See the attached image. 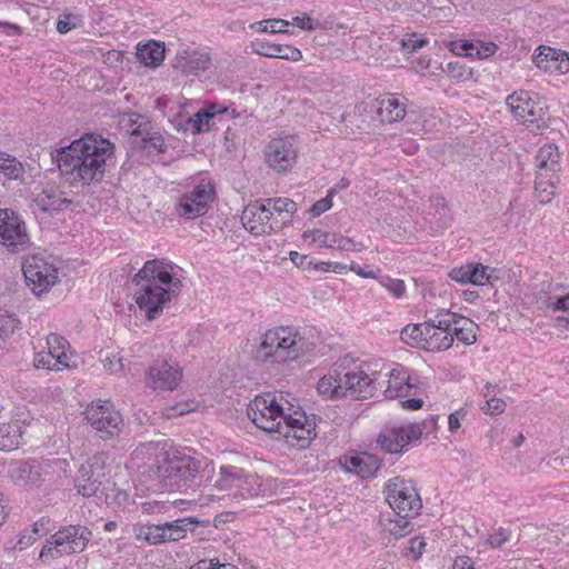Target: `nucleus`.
I'll use <instances>...</instances> for the list:
<instances>
[{
	"instance_id": "nucleus-13",
	"label": "nucleus",
	"mask_w": 569,
	"mask_h": 569,
	"mask_svg": "<svg viewBox=\"0 0 569 569\" xmlns=\"http://www.w3.org/2000/svg\"><path fill=\"white\" fill-rule=\"evenodd\" d=\"M0 243L11 253L26 251L31 244L24 221L11 209H0Z\"/></svg>"
},
{
	"instance_id": "nucleus-5",
	"label": "nucleus",
	"mask_w": 569,
	"mask_h": 569,
	"mask_svg": "<svg viewBox=\"0 0 569 569\" xmlns=\"http://www.w3.org/2000/svg\"><path fill=\"white\" fill-rule=\"evenodd\" d=\"M200 462L188 455L161 452L148 467V479L160 491H183L199 473Z\"/></svg>"
},
{
	"instance_id": "nucleus-3",
	"label": "nucleus",
	"mask_w": 569,
	"mask_h": 569,
	"mask_svg": "<svg viewBox=\"0 0 569 569\" xmlns=\"http://www.w3.org/2000/svg\"><path fill=\"white\" fill-rule=\"evenodd\" d=\"M113 144L99 136L86 134L58 152L57 163L62 173H70L84 184L103 177L107 160L113 154Z\"/></svg>"
},
{
	"instance_id": "nucleus-36",
	"label": "nucleus",
	"mask_w": 569,
	"mask_h": 569,
	"mask_svg": "<svg viewBox=\"0 0 569 569\" xmlns=\"http://www.w3.org/2000/svg\"><path fill=\"white\" fill-rule=\"evenodd\" d=\"M132 122L130 133L132 136H143V147L153 149L158 152H164L167 149L166 142L163 137L158 132L149 133L147 132V122L139 123L137 127H133V124L137 122L136 120L130 119Z\"/></svg>"
},
{
	"instance_id": "nucleus-19",
	"label": "nucleus",
	"mask_w": 569,
	"mask_h": 569,
	"mask_svg": "<svg viewBox=\"0 0 569 569\" xmlns=\"http://www.w3.org/2000/svg\"><path fill=\"white\" fill-rule=\"evenodd\" d=\"M297 153L298 147L296 137H279L268 143L266 160L273 170L284 172L295 164Z\"/></svg>"
},
{
	"instance_id": "nucleus-35",
	"label": "nucleus",
	"mask_w": 569,
	"mask_h": 569,
	"mask_svg": "<svg viewBox=\"0 0 569 569\" xmlns=\"http://www.w3.org/2000/svg\"><path fill=\"white\" fill-rule=\"evenodd\" d=\"M47 346L48 351L46 352L56 359L57 365L60 366L61 369L68 368L69 357L66 352L67 347H69L68 341L57 333H50L47 337Z\"/></svg>"
},
{
	"instance_id": "nucleus-52",
	"label": "nucleus",
	"mask_w": 569,
	"mask_h": 569,
	"mask_svg": "<svg viewBox=\"0 0 569 569\" xmlns=\"http://www.w3.org/2000/svg\"><path fill=\"white\" fill-rule=\"evenodd\" d=\"M506 402L500 398H490L481 406V410L487 415H500L506 409Z\"/></svg>"
},
{
	"instance_id": "nucleus-23",
	"label": "nucleus",
	"mask_w": 569,
	"mask_h": 569,
	"mask_svg": "<svg viewBox=\"0 0 569 569\" xmlns=\"http://www.w3.org/2000/svg\"><path fill=\"white\" fill-rule=\"evenodd\" d=\"M387 383L383 392L386 398L389 399L408 397L415 388V385L410 381L408 370L400 365L390 370Z\"/></svg>"
},
{
	"instance_id": "nucleus-44",
	"label": "nucleus",
	"mask_w": 569,
	"mask_h": 569,
	"mask_svg": "<svg viewBox=\"0 0 569 569\" xmlns=\"http://www.w3.org/2000/svg\"><path fill=\"white\" fill-rule=\"evenodd\" d=\"M381 287H383L393 298L401 299L405 297L407 288L402 279L391 278L388 274H378L377 279Z\"/></svg>"
},
{
	"instance_id": "nucleus-48",
	"label": "nucleus",
	"mask_w": 569,
	"mask_h": 569,
	"mask_svg": "<svg viewBox=\"0 0 569 569\" xmlns=\"http://www.w3.org/2000/svg\"><path fill=\"white\" fill-rule=\"evenodd\" d=\"M211 114L204 113L202 110L194 113L193 117L189 118V123L194 133L208 131L210 129Z\"/></svg>"
},
{
	"instance_id": "nucleus-15",
	"label": "nucleus",
	"mask_w": 569,
	"mask_h": 569,
	"mask_svg": "<svg viewBox=\"0 0 569 569\" xmlns=\"http://www.w3.org/2000/svg\"><path fill=\"white\" fill-rule=\"evenodd\" d=\"M455 323V312L441 310L433 318L426 321L425 340L422 349L439 352L449 349L453 343L450 326Z\"/></svg>"
},
{
	"instance_id": "nucleus-11",
	"label": "nucleus",
	"mask_w": 569,
	"mask_h": 569,
	"mask_svg": "<svg viewBox=\"0 0 569 569\" xmlns=\"http://www.w3.org/2000/svg\"><path fill=\"white\" fill-rule=\"evenodd\" d=\"M214 198V184L211 180L203 179L178 198L176 213L188 220L202 217L209 211L210 203Z\"/></svg>"
},
{
	"instance_id": "nucleus-30",
	"label": "nucleus",
	"mask_w": 569,
	"mask_h": 569,
	"mask_svg": "<svg viewBox=\"0 0 569 569\" xmlns=\"http://www.w3.org/2000/svg\"><path fill=\"white\" fill-rule=\"evenodd\" d=\"M263 201L269 211L273 212V217L278 218V222H281V229L291 221L292 216L298 210L297 203L289 198H269Z\"/></svg>"
},
{
	"instance_id": "nucleus-18",
	"label": "nucleus",
	"mask_w": 569,
	"mask_h": 569,
	"mask_svg": "<svg viewBox=\"0 0 569 569\" xmlns=\"http://www.w3.org/2000/svg\"><path fill=\"white\" fill-rule=\"evenodd\" d=\"M422 429L418 423H403L385 428L378 438L381 449L388 453H401L411 441L419 440Z\"/></svg>"
},
{
	"instance_id": "nucleus-59",
	"label": "nucleus",
	"mask_w": 569,
	"mask_h": 569,
	"mask_svg": "<svg viewBox=\"0 0 569 569\" xmlns=\"http://www.w3.org/2000/svg\"><path fill=\"white\" fill-rule=\"evenodd\" d=\"M466 418V411L463 409L451 412L448 417L449 430L456 432L461 427V420Z\"/></svg>"
},
{
	"instance_id": "nucleus-51",
	"label": "nucleus",
	"mask_w": 569,
	"mask_h": 569,
	"mask_svg": "<svg viewBox=\"0 0 569 569\" xmlns=\"http://www.w3.org/2000/svg\"><path fill=\"white\" fill-rule=\"evenodd\" d=\"M54 360L46 351H40L34 356V367L38 369L61 370Z\"/></svg>"
},
{
	"instance_id": "nucleus-22",
	"label": "nucleus",
	"mask_w": 569,
	"mask_h": 569,
	"mask_svg": "<svg viewBox=\"0 0 569 569\" xmlns=\"http://www.w3.org/2000/svg\"><path fill=\"white\" fill-rule=\"evenodd\" d=\"M211 66L210 56L190 48L178 51L174 59V68L180 69L186 74H199L208 70Z\"/></svg>"
},
{
	"instance_id": "nucleus-32",
	"label": "nucleus",
	"mask_w": 569,
	"mask_h": 569,
	"mask_svg": "<svg viewBox=\"0 0 569 569\" xmlns=\"http://www.w3.org/2000/svg\"><path fill=\"white\" fill-rule=\"evenodd\" d=\"M317 390L328 398L346 397L342 375L335 371L323 376L317 383Z\"/></svg>"
},
{
	"instance_id": "nucleus-37",
	"label": "nucleus",
	"mask_w": 569,
	"mask_h": 569,
	"mask_svg": "<svg viewBox=\"0 0 569 569\" xmlns=\"http://www.w3.org/2000/svg\"><path fill=\"white\" fill-rule=\"evenodd\" d=\"M138 58L149 67H158L164 59V48L157 42H149L138 48Z\"/></svg>"
},
{
	"instance_id": "nucleus-57",
	"label": "nucleus",
	"mask_w": 569,
	"mask_h": 569,
	"mask_svg": "<svg viewBox=\"0 0 569 569\" xmlns=\"http://www.w3.org/2000/svg\"><path fill=\"white\" fill-rule=\"evenodd\" d=\"M509 532L508 530L503 529V528H500L498 531L493 532L492 535H490L487 539V542L492 547V548H499L501 547L506 541L509 540Z\"/></svg>"
},
{
	"instance_id": "nucleus-55",
	"label": "nucleus",
	"mask_w": 569,
	"mask_h": 569,
	"mask_svg": "<svg viewBox=\"0 0 569 569\" xmlns=\"http://www.w3.org/2000/svg\"><path fill=\"white\" fill-rule=\"evenodd\" d=\"M168 506L162 501H146L140 503V509L146 515H157L163 512Z\"/></svg>"
},
{
	"instance_id": "nucleus-8",
	"label": "nucleus",
	"mask_w": 569,
	"mask_h": 569,
	"mask_svg": "<svg viewBox=\"0 0 569 569\" xmlns=\"http://www.w3.org/2000/svg\"><path fill=\"white\" fill-rule=\"evenodd\" d=\"M506 103L512 116L531 130H539L547 124V106L538 94L517 91L508 96Z\"/></svg>"
},
{
	"instance_id": "nucleus-43",
	"label": "nucleus",
	"mask_w": 569,
	"mask_h": 569,
	"mask_svg": "<svg viewBox=\"0 0 569 569\" xmlns=\"http://www.w3.org/2000/svg\"><path fill=\"white\" fill-rule=\"evenodd\" d=\"M0 172L9 179H20L24 173L23 164L9 154H0Z\"/></svg>"
},
{
	"instance_id": "nucleus-2",
	"label": "nucleus",
	"mask_w": 569,
	"mask_h": 569,
	"mask_svg": "<svg viewBox=\"0 0 569 569\" xmlns=\"http://www.w3.org/2000/svg\"><path fill=\"white\" fill-rule=\"evenodd\" d=\"M179 271L180 268L171 262L150 260L133 277V281L140 286L134 295L136 302L148 320L158 318L164 305L177 295L181 287Z\"/></svg>"
},
{
	"instance_id": "nucleus-42",
	"label": "nucleus",
	"mask_w": 569,
	"mask_h": 569,
	"mask_svg": "<svg viewBox=\"0 0 569 569\" xmlns=\"http://www.w3.org/2000/svg\"><path fill=\"white\" fill-rule=\"evenodd\" d=\"M425 331L426 321L423 323L408 325L401 330L400 338L407 345L420 346L422 348Z\"/></svg>"
},
{
	"instance_id": "nucleus-61",
	"label": "nucleus",
	"mask_w": 569,
	"mask_h": 569,
	"mask_svg": "<svg viewBox=\"0 0 569 569\" xmlns=\"http://www.w3.org/2000/svg\"><path fill=\"white\" fill-rule=\"evenodd\" d=\"M316 269L322 270V271H332L336 273H345L347 270H349V267L347 264H343L341 262H320L319 264L315 266Z\"/></svg>"
},
{
	"instance_id": "nucleus-41",
	"label": "nucleus",
	"mask_w": 569,
	"mask_h": 569,
	"mask_svg": "<svg viewBox=\"0 0 569 569\" xmlns=\"http://www.w3.org/2000/svg\"><path fill=\"white\" fill-rule=\"evenodd\" d=\"M410 518L411 517L398 516L396 519H389L385 525V531L392 536L395 539H400L408 536L413 529L412 523L409 521Z\"/></svg>"
},
{
	"instance_id": "nucleus-16",
	"label": "nucleus",
	"mask_w": 569,
	"mask_h": 569,
	"mask_svg": "<svg viewBox=\"0 0 569 569\" xmlns=\"http://www.w3.org/2000/svg\"><path fill=\"white\" fill-rule=\"evenodd\" d=\"M181 380L182 370L177 363L157 359L147 369L144 383L154 391H173Z\"/></svg>"
},
{
	"instance_id": "nucleus-27",
	"label": "nucleus",
	"mask_w": 569,
	"mask_h": 569,
	"mask_svg": "<svg viewBox=\"0 0 569 569\" xmlns=\"http://www.w3.org/2000/svg\"><path fill=\"white\" fill-rule=\"evenodd\" d=\"M199 523L198 518L187 517L172 521H167L161 525L164 542L179 541L183 539L189 530H193Z\"/></svg>"
},
{
	"instance_id": "nucleus-26",
	"label": "nucleus",
	"mask_w": 569,
	"mask_h": 569,
	"mask_svg": "<svg viewBox=\"0 0 569 569\" xmlns=\"http://www.w3.org/2000/svg\"><path fill=\"white\" fill-rule=\"evenodd\" d=\"M560 157L556 144L548 143L540 147L536 156L537 173L543 172V174L549 176L551 172L553 176L560 168Z\"/></svg>"
},
{
	"instance_id": "nucleus-33",
	"label": "nucleus",
	"mask_w": 569,
	"mask_h": 569,
	"mask_svg": "<svg viewBox=\"0 0 569 569\" xmlns=\"http://www.w3.org/2000/svg\"><path fill=\"white\" fill-rule=\"evenodd\" d=\"M258 53L269 58H280L290 61H300L302 59L301 51L289 44H270L261 43Z\"/></svg>"
},
{
	"instance_id": "nucleus-25",
	"label": "nucleus",
	"mask_w": 569,
	"mask_h": 569,
	"mask_svg": "<svg viewBox=\"0 0 569 569\" xmlns=\"http://www.w3.org/2000/svg\"><path fill=\"white\" fill-rule=\"evenodd\" d=\"M377 114L381 122H395L403 119L405 104L395 94L386 93L377 99Z\"/></svg>"
},
{
	"instance_id": "nucleus-49",
	"label": "nucleus",
	"mask_w": 569,
	"mask_h": 569,
	"mask_svg": "<svg viewBox=\"0 0 569 569\" xmlns=\"http://www.w3.org/2000/svg\"><path fill=\"white\" fill-rule=\"evenodd\" d=\"M469 277L471 278V284L483 286L490 278L488 274V267H485L481 263H470Z\"/></svg>"
},
{
	"instance_id": "nucleus-64",
	"label": "nucleus",
	"mask_w": 569,
	"mask_h": 569,
	"mask_svg": "<svg viewBox=\"0 0 569 569\" xmlns=\"http://www.w3.org/2000/svg\"><path fill=\"white\" fill-rule=\"evenodd\" d=\"M290 260L298 267L302 269H309L312 264V261L309 260L308 256L301 254L297 251L290 252Z\"/></svg>"
},
{
	"instance_id": "nucleus-1",
	"label": "nucleus",
	"mask_w": 569,
	"mask_h": 569,
	"mask_svg": "<svg viewBox=\"0 0 569 569\" xmlns=\"http://www.w3.org/2000/svg\"><path fill=\"white\" fill-rule=\"evenodd\" d=\"M247 415L254 426L266 432H277L298 449L308 447L317 436L316 420L300 408L286 412L271 393L257 396L248 406Z\"/></svg>"
},
{
	"instance_id": "nucleus-53",
	"label": "nucleus",
	"mask_w": 569,
	"mask_h": 569,
	"mask_svg": "<svg viewBox=\"0 0 569 569\" xmlns=\"http://www.w3.org/2000/svg\"><path fill=\"white\" fill-rule=\"evenodd\" d=\"M469 272H470V263L459 267V268H453L450 271L449 277L458 283H462V284L471 283V278L469 277Z\"/></svg>"
},
{
	"instance_id": "nucleus-63",
	"label": "nucleus",
	"mask_w": 569,
	"mask_h": 569,
	"mask_svg": "<svg viewBox=\"0 0 569 569\" xmlns=\"http://www.w3.org/2000/svg\"><path fill=\"white\" fill-rule=\"evenodd\" d=\"M50 531V519L48 517H41L32 526V533L43 536Z\"/></svg>"
},
{
	"instance_id": "nucleus-60",
	"label": "nucleus",
	"mask_w": 569,
	"mask_h": 569,
	"mask_svg": "<svg viewBox=\"0 0 569 569\" xmlns=\"http://www.w3.org/2000/svg\"><path fill=\"white\" fill-rule=\"evenodd\" d=\"M150 525L149 523H136L132 527L133 536L139 541H144L149 543L150 536H149Z\"/></svg>"
},
{
	"instance_id": "nucleus-40",
	"label": "nucleus",
	"mask_w": 569,
	"mask_h": 569,
	"mask_svg": "<svg viewBox=\"0 0 569 569\" xmlns=\"http://www.w3.org/2000/svg\"><path fill=\"white\" fill-rule=\"evenodd\" d=\"M535 188L540 202H549L555 196L556 190V181L553 180V176H546L543 172L537 173Z\"/></svg>"
},
{
	"instance_id": "nucleus-12",
	"label": "nucleus",
	"mask_w": 569,
	"mask_h": 569,
	"mask_svg": "<svg viewBox=\"0 0 569 569\" xmlns=\"http://www.w3.org/2000/svg\"><path fill=\"white\" fill-rule=\"evenodd\" d=\"M22 272L36 295L48 291L59 279L56 266L42 254L28 256L22 263Z\"/></svg>"
},
{
	"instance_id": "nucleus-24",
	"label": "nucleus",
	"mask_w": 569,
	"mask_h": 569,
	"mask_svg": "<svg viewBox=\"0 0 569 569\" xmlns=\"http://www.w3.org/2000/svg\"><path fill=\"white\" fill-rule=\"evenodd\" d=\"M565 287L560 283L543 282L536 293V303L539 309L560 311Z\"/></svg>"
},
{
	"instance_id": "nucleus-29",
	"label": "nucleus",
	"mask_w": 569,
	"mask_h": 569,
	"mask_svg": "<svg viewBox=\"0 0 569 569\" xmlns=\"http://www.w3.org/2000/svg\"><path fill=\"white\" fill-rule=\"evenodd\" d=\"M36 206L44 212L59 211L66 209L71 200L63 197L59 190L51 188L42 190L34 198Z\"/></svg>"
},
{
	"instance_id": "nucleus-58",
	"label": "nucleus",
	"mask_w": 569,
	"mask_h": 569,
	"mask_svg": "<svg viewBox=\"0 0 569 569\" xmlns=\"http://www.w3.org/2000/svg\"><path fill=\"white\" fill-rule=\"evenodd\" d=\"M335 249L342 251H360L362 246L350 238L339 234Z\"/></svg>"
},
{
	"instance_id": "nucleus-7",
	"label": "nucleus",
	"mask_w": 569,
	"mask_h": 569,
	"mask_svg": "<svg viewBox=\"0 0 569 569\" xmlns=\"http://www.w3.org/2000/svg\"><path fill=\"white\" fill-rule=\"evenodd\" d=\"M91 537V531L84 526H64L47 540L40 551V558L58 559L64 555L82 552Z\"/></svg>"
},
{
	"instance_id": "nucleus-28",
	"label": "nucleus",
	"mask_w": 569,
	"mask_h": 569,
	"mask_svg": "<svg viewBox=\"0 0 569 569\" xmlns=\"http://www.w3.org/2000/svg\"><path fill=\"white\" fill-rule=\"evenodd\" d=\"M24 426L19 420L0 423V450L11 451L22 443Z\"/></svg>"
},
{
	"instance_id": "nucleus-31",
	"label": "nucleus",
	"mask_w": 569,
	"mask_h": 569,
	"mask_svg": "<svg viewBox=\"0 0 569 569\" xmlns=\"http://www.w3.org/2000/svg\"><path fill=\"white\" fill-rule=\"evenodd\" d=\"M345 468L361 478H370L378 470V465L371 455L351 456L345 458Z\"/></svg>"
},
{
	"instance_id": "nucleus-56",
	"label": "nucleus",
	"mask_w": 569,
	"mask_h": 569,
	"mask_svg": "<svg viewBox=\"0 0 569 569\" xmlns=\"http://www.w3.org/2000/svg\"><path fill=\"white\" fill-rule=\"evenodd\" d=\"M123 361H124V359L122 357H118V356H112V357L107 356L106 358L102 359L104 369L109 370L110 372L122 371V369L124 368Z\"/></svg>"
},
{
	"instance_id": "nucleus-4",
	"label": "nucleus",
	"mask_w": 569,
	"mask_h": 569,
	"mask_svg": "<svg viewBox=\"0 0 569 569\" xmlns=\"http://www.w3.org/2000/svg\"><path fill=\"white\" fill-rule=\"evenodd\" d=\"M317 343L318 336L312 328L279 326L264 332L256 358L266 363L298 361L312 352Z\"/></svg>"
},
{
	"instance_id": "nucleus-10",
	"label": "nucleus",
	"mask_w": 569,
	"mask_h": 569,
	"mask_svg": "<svg viewBox=\"0 0 569 569\" xmlns=\"http://www.w3.org/2000/svg\"><path fill=\"white\" fill-rule=\"evenodd\" d=\"M386 500L401 517H415L422 508V501L415 483L402 477H395L386 485Z\"/></svg>"
},
{
	"instance_id": "nucleus-20",
	"label": "nucleus",
	"mask_w": 569,
	"mask_h": 569,
	"mask_svg": "<svg viewBox=\"0 0 569 569\" xmlns=\"http://www.w3.org/2000/svg\"><path fill=\"white\" fill-rule=\"evenodd\" d=\"M63 463L64 460L61 459L23 461L17 469V479L24 483L40 486L44 481L52 480Z\"/></svg>"
},
{
	"instance_id": "nucleus-38",
	"label": "nucleus",
	"mask_w": 569,
	"mask_h": 569,
	"mask_svg": "<svg viewBox=\"0 0 569 569\" xmlns=\"http://www.w3.org/2000/svg\"><path fill=\"white\" fill-rule=\"evenodd\" d=\"M558 57H562L561 51L550 47H539L532 57V61L539 69L553 72Z\"/></svg>"
},
{
	"instance_id": "nucleus-9",
	"label": "nucleus",
	"mask_w": 569,
	"mask_h": 569,
	"mask_svg": "<svg viewBox=\"0 0 569 569\" xmlns=\"http://www.w3.org/2000/svg\"><path fill=\"white\" fill-rule=\"evenodd\" d=\"M380 375L378 361L355 363L342 375L346 397L350 396L355 399L372 397Z\"/></svg>"
},
{
	"instance_id": "nucleus-47",
	"label": "nucleus",
	"mask_w": 569,
	"mask_h": 569,
	"mask_svg": "<svg viewBox=\"0 0 569 569\" xmlns=\"http://www.w3.org/2000/svg\"><path fill=\"white\" fill-rule=\"evenodd\" d=\"M19 327V320L10 315H0V340H6L14 333Z\"/></svg>"
},
{
	"instance_id": "nucleus-39",
	"label": "nucleus",
	"mask_w": 569,
	"mask_h": 569,
	"mask_svg": "<svg viewBox=\"0 0 569 569\" xmlns=\"http://www.w3.org/2000/svg\"><path fill=\"white\" fill-rule=\"evenodd\" d=\"M460 49L465 51L467 56L483 59L492 56L497 51L498 47L493 42L462 40Z\"/></svg>"
},
{
	"instance_id": "nucleus-14",
	"label": "nucleus",
	"mask_w": 569,
	"mask_h": 569,
	"mask_svg": "<svg viewBox=\"0 0 569 569\" xmlns=\"http://www.w3.org/2000/svg\"><path fill=\"white\" fill-rule=\"evenodd\" d=\"M84 418L103 438H111L121 432L123 419L109 401H92L84 410Z\"/></svg>"
},
{
	"instance_id": "nucleus-21",
	"label": "nucleus",
	"mask_w": 569,
	"mask_h": 569,
	"mask_svg": "<svg viewBox=\"0 0 569 569\" xmlns=\"http://www.w3.org/2000/svg\"><path fill=\"white\" fill-rule=\"evenodd\" d=\"M104 476V456L103 453L94 455L79 469L78 492L83 497H92L101 487Z\"/></svg>"
},
{
	"instance_id": "nucleus-17",
	"label": "nucleus",
	"mask_w": 569,
	"mask_h": 569,
	"mask_svg": "<svg viewBox=\"0 0 569 569\" xmlns=\"http://www.w3.org/2000/svg\"><path fill=\"white\" fill-rule=\"evenodd\" d=\"M241 222L246 230L254 236L269 234L281 229V222L273 217L264 201H254L247 204L241 214Z\"/></svg>"
},
{
	"instance_id": "nucleus-62",
	"label": "nucleus",
	"mask_w": 569,
	"mask_h": 569,
	"mask_svg": "<svg viewBox=\"0 0 569 569\" xmlns=\"http://www.w3.org/2000/svg\"><path fill=\"white\" fill-rule=\"evenodd\" d=\"M163 529H161V525H150L149 530V545H161L164 543V537L162 533Z\"/></svg>"
},
{
	"instance_id": "nucleus-50",
	"label": "nucleus",
	"mask_w": 569,
	"mask_h": 569,
	"mask_svg": "<svg viewBox=\"0 0 569 569\" xmlns=\"http://www.w3.org/2000/svg\"><path fill=\"white\" fill-rule=\"evenodd\" d=\"M336 193V188H331L328 191L327 197L318 200L310 208V212L313 217H319L323 212L328 211L332 207V196Z\"/></svg>"
},
{
	"instance_id": "nucleus-54",
	"label": "nucleus",
	"mask_w": 569,
	"mask_h": 569,
	"mask_svg": "<svg viewBox=\"0 0 569 569\" xmlns=\"http://www.w3.org/2000/svg\"><path fill=\"white\" fill-rule=\"evenodd\" d=\"M290 24L298 27L301 30L312 31L317 28L318 23L315 22L307 13L296 16L290 21Z\"/></svg>"
},
{
	"instance_id": "nucleus-6",
	"label": "nucleus",
	"mask_w": 569,
	"mask_h": 569,
	"mask_svg": "<svg viewBox=\"0 0 569 569\" xmlns=\"http://www.w3.org/2000/svg\"><path fill=\"white\" fill-rule=\"evenodd\" d=\"M249 485L248 476L242 468L222 466L204 485L202 498L206 503L243 499L251 495Z\"/></svg>"
},
{
	"instance_id": "nucleus-46",
	"label": "nucleus",
	"mask_w": 569,
	"mask_h": 569,
	"mask_svg": "<svg viewBox=\"0 0 569 569\" xmlns=\"http://www.w3.org/2000/svg\"><path fill=\"white\" fill-rule=\"evenodd\" d=\"M339 233H331L320 229H315L309 233H305V238H311L312 242L319 247L336 248Z\"/></svg>"
},
{
	"instance_id": "nucleus-45",
	"label": "nucleus",
	"mask_w": 569,
	"mask_h": 569,
	"mask_svg": "<svg viewBox=\"0 0 569 569\" xmlns=\"http://www.w3.org/2000/svg\"><path fill=\"white\" fill-rule=\"evenodd\" d=\"M290 21L283 19H268L250 24V29L259 32L287 33Z\"/></svg>"
},
{
	"instance_id": "nucleus-34",
	"label": "nucleus",
	"mask_w": 569,
	"mask_h": 569,
	"mask_svg": "<svg viewBox=\"0 0 569 569\" xmlns=\"http://www.w3.org/2000/svg\"><path fill=\"white\" fill-rule=\"evenodd\" d=\"M475 327V322L470 319L455 313V323L450 326V333L453 339L457 338L462 343L472 345L477 339Z\"/></svg>"
}]
</instances>
